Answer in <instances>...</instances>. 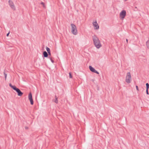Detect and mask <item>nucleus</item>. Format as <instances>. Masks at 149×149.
Segmentation results:
<instances>
[{"instance_id":"obj_1","label":"nucleus","mask_w":149,"mask_h":149,"mask_svg":"<svg viewBox=\"0 0 149 149\" xmlns=\"http://www.w3.org/2000/svg\"><path fill=\"white\" fill-rule=\"evenodd\" d=\"M92 38L95 46L97 48H99L101 46L100 40L96 36L94 35L92 36Z\"/></svg>"},{"instance_id":"obj_2","label":"nucleus","mask_w":149,"mask_h":149,"mask_svg":"<svg viewBox=\"0 0 149 149\" xmlns=\"http://www.w3.org/2000/svg\"><path fill=\"white\" fill-rule=\"evenodd\" d=\"M9 86L12 88L13 90L15 91L17 93L18 96H21L23 94V93L19 89L17 88L15 86H13L11 83L9 84Z\"/></svg>"},{"instance_id":"obj_3","label":"nucleus","mask_w":149,"mask_h":149,"mask_svg":"<svg viewBox=\"0 0 149 149\" xmlns=\"http://www.w3.org/2000/svg\"><path fill=\"white\" fill-rule=\"evenodd\" d=\"M71 27L72 29V33L74 35H77V32L76 26L74 24H71Z\"/></svg>"},{"instance_id":"obj_4","label":"nucleus","mask_w":149,"mask_h":149,"mask_svg":"<svg viewBox=\"0 0 149 149\" xmlns=\"http://www.w3.org/2000/svg\"><path fill=\"white\" fill-rule=\"evenodd\" d=\"M125 80L126 82L128 84H129L131 82V76L130 73V72L127 73Z\"/></svg>"},{"instance_id":"obj_5","label":"nucleus","mask_w":149,"mask_h":149,"mask_svg":"<svg viewBox=\"0 0 149 149\" xmlns=\"http://www.w3.org/2000/svg\"><path fill=\"white\" fill-rule=\"evenodd\" d=\"M126 15V12L125 10H123L120 14V17L121 19L123 20L125 17Z\"/></svg>"},{"instance_id":"obj_6","label":"nucleus","mask_w":149,"mask_h":149,"mask_svg":"<svg viewBox=\"0 0 149 149\" xmlns=\"http://www.w3.org/2000/svg\"><path fill=\"white\" fill-rule=\"evenodd\" d=\"M9 5L11 8L13 10H15V7L13 1L11 0L8 1Z\"/></svg>"},{"instance_id":"obj_7","label":"nucleus","mask_w":149,"mask_h":149,"mask_svg":"<svg viewBox=\"0 0 149 149\" xmlns=\"http://www.w3.org/2000/svg\"><path fill=\"white\" fill-rule=\"evenodd\" d=\"M93 26L94 27V29H99V26L97 23L96 21L93 23Z\"/></svg>"},{"instance_id":"obj_8","label":"nucleus","mask_w":149,"mask_h":149,"mask_svg":"<svg viewBox=\"0 0 149 149\" xmlns=\"http://www.w3.org/2000/svg\"><path fill=\"white\" fill-rule=\"evenodd\" d=\"M48 54L47 52L46 51H44L43 53V56L44 57H48Z\"/></svg>"},{"instance_id":"obj_9","label":"nucleus","mask_w":149,"mask_h":149,"mask_svg":"<svg viewBox=\"0 0 149 149\" xmlns=\"http://www.w3.org/2000/svg\"><path fill=\"white\" fill-rule=\"evenodd\" d=\"M46 49L47 51V53H48V54L49 56H51V53L50 52V49L49 47H46Z\"/></svg>"},{"instance_id":"obj_10","label":"nucleus","mask_w":149,"mask_h":149,"mask_svg":"<svg viewBox=\"0 0 149 149\" xmlns=\"http://www.w3.org/2000/svg\"><path fill=\"white\" fill-rule=\"evenodd\" d=\"M89 68L90 71L93 72H94L95 70L94 68L91 65L89 66Z\"/></svg>"},{"instance_id":"obj_11","label":"nucleus","mask_w":149,"mask_h":149,"mask_svg":"<svg viewBox=\"0 0 149 149\" xmlns=\"http://www.w3.org/2000/svg\"><path fill=\"white\" fill-rule=\"evenodd\" d=\"M55 100H53L54 102H55L56 104H58V98L57 97L56 95H55Z\"/></svg>"},{"instance_id":"obj_12","label":"nucleus","mask_w":149,"mask_h":149,"mask_svg":"<svg viewBox=\"0 0 149 149\" xmlns=\"http://www.w3.org/2000/svg\"><path fill=\"white\" fill-rule=\"evenodd\" d=\"M28 98L29 100L33 99L32 93L31 92H30L29 94Z\"/></svg>"},{"instance_id":"obj_13","label":"nucleus","mask_w":149,"mask_h":149,"mask_svg":"<svg viewBox=\"0 0 149 149\" xmlns=\"http://www.w3.org/2000/svg\"><path fill=\"white\" fill-rule=\"evenodd\" d=\"M146 45L147 46V47L149 48V40H148L146 42Z\"/></svg>"},{"instance_id":"obj_14","label":"nucleus","mask_w":149,"mask_h":149,"mask_svg":"<svg viewBox=\"0 0 149 149\" xmlns=\"http://www.w3.org/2000/svg\"><path fill=\"white\" fill-rule=\"evenodd\" d=\"M29 100H30L31 104L33 105V99H29Z\"/></svg>"},{"instance_id":"obj_15","label":"nucleus","mask_w":149,"mask_h":149,"mask_svg":"<svg viewBox=\"0 0 149 149\" xmlns=\"http://www.w3.org/2000/svg\"><path fill=\"white\" fill-rule=\"evenodd\" d=\"M146 89H148L149 88V84L148 83H147L146 84Z\"/></svg>"},{"instance_id":"obj_16","label":"nucleus","mask_w":149,"mask_h":149,"mask_svg":"<svg viewBox=\"0 0 149 149\" xmlns=\"http://www.w3.org/2000/svg\"><path fill=\"white\" fill-rule=\"evenodd\" d=\"M3 73H4V74L5 76V80H6V79L7 74H6V73L5 71Z\"/></svg>"},{"instance_id":"obj_17","label":"nucleus","mask_w":149,"mask_h":149,"mask_svg":"<svg viewBox=\"0 0 149 149\" xmlns=\"http://www.w3.org/2000/svg\"><path fill=\"white\" fill-rule=\"evenodd\" d=\"M69 78H72V74L71 73V72H69Z\"/></svg>"},{"instance_id":"obj_18","label":"nucleus","mask_w":149,"mask_h":149,"mask_svg":"<svg viewBox=\"0 0 149 149\" xmlns=\"http://www.w3.org/2000/svg\"><path fill=\"white\" fill-rule=\"evenodd\" d=\"M49 58L50 59L51 62L53 63L54 62V61L52 59V58L51 57H50V56H49Z\"/></svg>"},{"instance_id":"obj_19","label":"nucleus","mask_w":149,"mask_h":149,"mask_svg":"<svg viewBox=\"0 0 149 149\" xmlns=\"http://www.w3.org/2000/svg\"><path fill=\"white\" fill-rule=\"evenodd\" d=\"M40 4L42 5L44 7V8H45V3L44 2H41L40 3Z\"/></svg>"},{"instance_id":"obj_20","label":"nucleus","mask_w":149,"mask_h":149,"mask_svg":"<svg viewBox=\"0 0 149 149\" xmlns=\"http://www.w3.org/2000/svg\"><path fill=\"white\" fill-rule=\"evenodd\" d=\"M94 73H96L97 74H99V72H97V71H96V70L94 71Z\"/></svg>"},{"instance_id":"obj_21","label":"nucleus","mask_w":149,"mask_h":149,"mask_svg":"<svg viewBox=\"0 0 149 149\" xmlns=\"http://www.w3.org/2000/svg\"><path fill=\"white\" fill-rule=\"evenodd\" d=\"M148 89H146V93L147 95L149 94V93L148 92Z\"/></svg>"},{"instance_id":"obj_22","label":"nucleus","mask_w":149,"mask_h":149,"mask_svg":"<svg viewBox=\"0 0 149 149\" xmlns=\"http://www.w3.org/2000/svg\"><path fill=\"white\" fill-rule=\"evenodd\" d=\"M136 90L138 91H139V89L138 88V86H136Z\"/></svg>"},{"instance_id":"obj_23","label":"nucleus","mask_w":149,"mask_h":149,"mask_svg":"<svg viewBox=\"0 0 149 149\" xmlns=\"http://www.w3.org/2000/svg\"><path fill=\"white\" fill-rule=\"evenodd\" d=\"M10 32L9 31L8 33H7L6 34L7 36H9V34H10Z\"/></svg>"},{"instance_id":"obj_24","label":"nucleus","mask_w":149,"mask_h":149,"mask_svg":"<svg viewBox=\"0 0 149 149\" xmlns=\"http://www.w3.org/2000/svg\"><path fill=\"white\" fill-rule=\"evenodd\" d=\"M25 128L26 129H28V127H25Z\"/></svg>"},{"instance_id":"obj_25","label":"nucleus","mask_w":149,"mask_h":149,"mask_svg":"<svg viewBox=\"0 0 149 149\" xmlns=\"http://www.w3.org/2000/svg\"><path fill=\"white\" fill-rule=\"evenodd\" d=\"M126 40L127 43V42H128V40H127V39H126Z\"/></svg>"}]
</instances>
